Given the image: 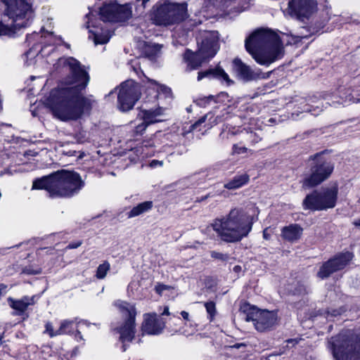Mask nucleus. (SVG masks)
<instances>
[{"mask_svg":"<svg viewBox=\"0 0 360 360\" xmlns=\"http://www.w3.org/2000/svg\"><path fill=\"white\" fill-rule=\"evenodd\" d=\"M56 65L59 71L68 72L69 75L60 86L50 92L46 105L60 120H76L91 108V100L82 94L89 77L79 62L72 57L59 58Z\"/></svg>","mask_w":360,"mask_h":360,"instance_id":"obj_1","label":"nucleus"},{"mask_svg":"<svg viewBox=\"0 0 360 360\" xmlns=\"http://www.w3.org/2000/svg\"><path fill=\"white\" fill-rule=\"evenodd\" d=\"M305 37L278 36L271 30L261 29L254 32L245 41L246 51L259 65L269 66L284 55L283 43H297Z\"/></svg>","mask_w":360,"mask_h":360,"instance_id":"obj_2","label":"nucleus"},{"mask_svg":"<svg viewBox=\"0 0 360 360\" xmlns=\"http://www.w3.org/2000/svg\"><path fill=\"white\" fill-rule=\"evenodd\" d=\"M84 186L81 176L75 172L60 170L33 181L32 189H44L51 198H70Z\"/></svg>","mask_w":360,"mask_h":360,"instance_id":"obj_3","label":"nucleus"},{"mask_svg":"<svg viewBox=\"0 0 360 360\" xmlns=\"http://www.w3.org/2000/svg\"><path fill=\"white\" fill-rule=\"evenodd\" d=\"M211 226L221 240L236 243L246 237L252 230L251 217L240 208L232 209L228 215L216 219Z\"/></svg>","mask_w":360,"mask_h":360,"instance_id":"obj_4","label":"nucleus"},{"mask_svg":"<svg viewBox=\"0 0 360 360\" xmlns=\"http://www.w3.org/2000/svg\"><path fill=\"white\" fill-rule=\"evenodd\" d=\"M6 6V15L12 20L11 27L0 22V37L12 36L17 30L29 25L33 16L30 0H1Z\"/></svg>","mask_w":360,"mask_h":360,"instance_id":"obj_5","label":"nucleus"},{"mask_svg":"<svg viewBox=\"0 0 360 360\" xmlns=\"http://www.w3.org/2000/svg\"><path fill=\"white\" fill-rule=\"evenodd\" d=\"M335 360H358L360 359V333L351 330L340 333L328 342Z\"/></svg>","mask_w":360,"mask_h":360,"instance_id":"obj_6","label":"nucleus"},{"mask_svg":"<svg viewBox=\"0 0 360 360\" xmlns=\"http://www.w3.org/2000/svg\"><path fill=\"white\" fill-rule=\"evenodd\" d=\"M217 41L210 32H206L202 40L199 49L193 53L187 50L184 55V60L187 63L186 70L198 69L207 60L212 58L217 53Z\"/></svg>","mask_w":360,"mask_h":360,"instance_id":"obj_7","label":"nucleus"},{"mask_svg":"<svg viewBox=\"0 0 360 360\" xmlns=\"http://www.w3.org/2000/svg\"><path fill=\"white\" fill-rule=\"evenodd\" d=\"M338 188L336 185L314 191L307 195L303 201L304 209L323 210L335 206Z\"/></svg>","mask_w":360,"mask_h":360,"instance_id":"obj_8","label":"nucleus"},{"mask_svg":"<svg viewBox=\"0 0 360 360\" xmlns=\"http://www.w3.org/2000/svg\"><path fill=\"white\" fill-rule=\"evenodd\" d=\"M185 4L164 3L154 13L153 20L158 25L167 26L177 23L186 17Z\"/></svg>","mask_w":360,"mask_h":360,"instance_id":"obj_9","label":"nucleus"},{"mask_svg":"<svg viewBox=\"0 0 360 360\" xmlns=\"http://www.w3.org/2000/svg\"><path fill=\"white\" fill-rule=\"evenodd\" d=\"M115 305L119 309L122 316L127 317L124 325L117 330L120 334V340L123 343L122 350L124 352L127 349L126 344L131 342L134 338L136 311L134 304L124 301L118 300L115 302Z\"/></svg>","mask_w":360,"mask_h":360,"instance_id":"obj_10","label":"nucleus"},{"mask_svg":"<svg viewBox=\"0 0 360 360\" xmlns=\"http://www.w3.org/2000/svg\"><path fill=\"white\" fill-rule=\"evenodd\" d=\"M244 319L252 321L255 329L264 332L271 329L277 323V314L274 311L260 310L255 307H243Z\"/></svg>","mask_w":360,"mask_h":360,"instance_id":"obj_11","label":"nucleus"},{"mask_svg":"<svg viewBox=\"0 0 360 360\" xmlns=\"http://www.w3.org/2000/svg\"><path fill=\"white\" fill-rule=\"evenodd\" d=\"M333 169V165L330 162L317 160L311 165L309 172L304 174L302 187L309 188L319 185L329 178Z\"/></svg>","mask_w":360,"mask_h":360,"instance_id":"obj_12","label":"nucleus"},{"mask_svg":"<svg viewBox=\"0 0 360 360\" xmlns=\"http://www.w3.org/2000/svg\"><path fill=\"white\" fill-rule=\"evenodd\" d=\"M140 96V86L134 80L122 83L118 94L119 109L123 112L131 110Z\"/></svg>","mask_w":360,"mask_h":360,"instance_id":"obj_13","label":"nucleus"},{"mask_svg":"<svg viewBox=\"0 0 360 360\" xmlns=\"http://www.w3.org/2000/svg\"><path fill=\"white\" fill-rule=\"evenodd\" d=\"M101 16L103 21L124 22L131 16V10L127 4H109L101 8Z\"/></svg>","mask_w":360,"mask_h":360,"instance_id":"obj_14","label":"nucleus"},{"mask_svg":"<svg viewBox=\"0 0 360 360\" xmlns=\"http://www.w3.org/2000/svg\"><path fill=\"white\" fill-rule=\"evenodd\" d=\"M352 257L353 255L349 252L336 255L321 265L317 273V276L321 279L328 278L334 272L344 269Z\"/></svg>","mask_w":360,"mask_h":360,"instance_id":"obj_15","label":"nucleus"},{"mask_svg":"<svg viewBox=\"0 0 360 360\" xmlns=\"http://www.w3.org/2000/svg\"><path fill=\"white\" fill-rule=\"evenodd\" d=\"M232 68L237 76L245 82L267 79L271 73V72H262L259 69L252 70L250 66L243 63L239 58L233 59Z\"/></svg>","mask_w":360,"mask_h":360,"instance_id":"obj_16","label":"nucleus"},{"mask_svg":"<svg viewBox=\"0 0 360 360\" xmlns=\"http://www.w3.org/2000/svg\"><path fill=\"white\" fill-rule=\"evenodd\" d=\"M162 112L163 110L161 108L142 110L139 116L143 120V122L136 127L135 133L141 134L149 124L162 121L158 117L162 114Z\"/></svg>","mask_w":360,"mask_h":360,"instance_id":"obj_17","label":"nucleus"},{"mask_svg":"<svg viewBox=\"0 0 360 360\" xmlns=\"http://www.w3.org/2000/svg\"><path fill=\"white\" fill-rule=\"evenodd\" d=\"M165 328V322L157 317L155 313L144 315V322L142 325V331L148 335L160 334Z\"/></svg>","mask_w":360,"mask_h":360,"instance_id":"obj_18","label":"nucleus"},{"mask_svg":"<svg viewBox=\"0 0 360 360\" xmlns=\"http://www.w3.org/2000/svg\"><path fill=\"white\" fill-rule=\"evenodd\" d=\"M37 299V295L32 297L24 296L18 300L8 297V302L9 306L17 311V315H21L27 310L29 306L34 304Z\"/></svg>","mask_w":360,"mask_h":360,"instance_id":"obj_19","label":"nucleus"},{"mask_svg":"<svg viewBox=\"0 0 360 360\" xmlns=\"http://www.w3.org/2000/svg\"><path fill=\"white\" fill-rule=\"evenodd\" d=\"M302 228L296 224L284 226L281 230L282 238L289 242H295L301 238Z\"/></svg>","mask_w":360,"mask_h":360,"instance_id":"obj_20","label":"nucleus"},{"mask_svg":"<svg viewBox=\"0 0 360 360\" xmlns=\"http://www.w3.org/2000/svg\"><path fill=\"white\" fill-rule=\"evenodd\" d=\"M89 32L90 35L89 37L93 39L96 45L106 44L110 38V32L107 29L104 30L96 27L95 30H91Z\"/></svg>","mask_w":360,"mask_h":360,"instance_id":"obj_21","label":"nucleus"},{"mask_svg":"<svg viewBox=\"0 0 360 360\" xmlns=\"http://www.w3.org/2000/svg\"><path fill=\"white\" fill-rule=\"evenodd\" d=\"M153 207L152 201H145L134 207L128 213V218L139 216L150 210Z\"/></svg>","mask_w":360,"mask_h":360,"instance_id":"obj_22","label":"nucleus"},{"mask_svg":"<svg viewBox=\"0 0 360 360\" xmlns=\"http://www.w3.org/2000/svg\"><path fill=\"white\" fill-rule=\"evenodd\" d=\"M80 323V321L77 322V319L62 321L59 327L60 335L73 334L75 331V325H76L77 328H79Z\"/></svg>","mask_w":360,"mask_h":360,"instance_id":"obj_23","label":"nucleus"},{"mask_svg":"<svg viewBox=\"0 0 360 360\" xmlns=\"http://www.w3.org/2000/svg\"><path fill=\"white\" fill-rule=\"evenodd\" d=\"M249 181L248 174H241L236 176L231 181L224 184V187L227 189H236L246 184Z\"/></svg>","mask_w":360,"mask_h":360,"instance_id":"obj_24","label":"nucleus"},{"mask_svg":"<svg viewBox=\"0 0 360 360\" xmlns=\"http://www.w3.org/2000/svg\"><path fill=\"white\" fill-rule=\"evenodd\" d=\"M162 46L157 44H146L143 47V53L150 60H154L160 53Z\"/></svg>","mask_w":360,"mask_h":360,"instance_id":"obj_25","label":"nucleus"},{"mask_svg":"<svg viewBox=\"0 0 360 360\" xmlns=\"http://www.w3.org/2000/svg\"><path fill=\"white\" fill-rule=\"evenodd\" d=\"M229 95L225 92H221L217 98L214 96H205L203 98H200L197 101V104L200 107H205L207 104H209L211 101H214L215 103H219L220 101H224L225 100H228Z\"/></svg>","mask_w":360,"mask_h":360,"instance_id":"obj_26","label":"nucleus"},{"mask_svg":"<svg viewBox=\"0 0 360 360\" xmlns=\"http://www.w3.org/2000/svg\"><path fill=\"white\" fill-rule=\"evenodd\" d=\"M147 79L149 83V87H150L153 91L154 98H156L158 96L159 94L160 93L164 94L166 96L171 94V89L167 87L166 86L158 84L155 80L150 79L148 78H147Z\"/></svg>","mask_w":360,"mask_h":360,"instance_id":"obj_27","label":"nucleus"},{"mask_svg":"<svg viewBox=\"0 0 360 360\" xmlns=\"http://www.w3.org/2000/svg\"><path fill=\"white\" fill-rule=\"evenodd\" d=\"M110 270V264L108 262H104L100 264L96 270V276L98 279H103L105 277L107 273Z\"/></svg>","mask_w":360,"mask_h":360,"instance_id":"obj_28","label":"nucleus"},{"mask_svg":"<svg viewBox=\"0 0 360 360\" xmlns=\"http://www.w3.org/2000/svg\"><path fill=\"white\" fill-rule=\"evenodd\" d=\"M216 77L224 82H226L228 84H231L233 82L229 79V77L225 71L221 68H216L214 69V75Z\"/></svg>","mask_w":360,"mask_h":360,"instance_id":"obj_29","label":"nucleus"},{"mask_svg":"<svg viewBox=\"0 0 360 360\" xmlns=\"http://www.w3.org/2000/svg\"><path fill=\"white\" fill-rule=\"evenodd\" d=\"M197 332L196 326H193L191 323H185L184 326L181 328V334L186 337H190L195 335Z\"/></svg>","mask_w":360,"mask_h":360,"instance_id":"obj_30","label":"nucleus"},{"mask_svg":"<svg viewBox=\"0 0 360 360\" xmlns=\"http://www.w3.org/2000/svg\"><path fill=\"white\" fill-rule=\"evenodd\" d=\"M229 108V106L227 109ZM230 112L228 110H226L225 112H221V113L215 117L213 121L211 122L212 124H217L220 122H222L225 120H226L229 116Z\"/></svg>","mask_w":360,"mask_h":360,"instance_id":"obj_31","label":"nucleus"},{"mask_svg":"<svg viewBox=\"0 0 360 360\" xmlns=\"http://www.w3.org/2000/svg\"><path fill=\"white\" fill-rule=\"evenodd\" d=\"M321 108L319 106L313 107L310 104H305L302 108L303 112H309L313 115H318L321 112Z\"/></svg>","mask_w":360,"mask_h":360,"instance_id":"obj_32","label":"nucleus"},{"mask_svg":"<svg viewBox=\"0 0 360 360\" xmlns=\"http://www.w3.org/2000/svg\"><path fill=\"white\" fill-rule=\"evenodd\" d=\"M205 307L207 314H209V319L212 321L216 313L215 303L214 302H205Z\"/></svg>","mask_w":360,"mask_h":360,"instance_id":"obj_33","label":"nucleus"},{"mask_svg":"<svg viewBox=\"0 0 360 360\" xmlns=\"http://www.w3.org/2000/svg\"><path fill=\"white\" fill-rule=\"evenodd\" d=\"M44 333H46L49 334V335L51 338H53L60 335L59 328L56 330H53V327L51 323L47 322L45 325V331Z\"/></svg>","mask_w":360,"mask_h":360,"instance_id":"obj_34","label":"nucleus"},{"mask_svg":"<svg viewBox=\"0 0 360 360\" xmlns=\"http://www.w3.org/2000/svg\"><path fill=\"white\" fill-rule=\"evenodd\" d=\"M246 135H247L246 140L248 141H249L250 143H252V145L258 143L262 139L261 137L256 133L250 132V133H247Z\"/></svg>","mask_w":360,"mask_h":360,"instance_id":"obj_35","label":"nucleus"},{"mask_svg":"<svg viewBox=\"0 0 360 360\" xmlns=\"http://www.w3.org/2000/svg\"><path fill=\"white\" fill-rule=\"evenodd\" d=\"M249 150L245 146H240L238 144H234L232 148L233 154H242L248 152Z\"/></svg>","mask_w":360,"mask_h":360,"instance_id":"obj_36","label":"nucleus"},{"mask_svg":"<svg viewBox=\"0 0 360 360\" xmlns=\"http://www.w3.org/2000/svg\"><path fill=\"white\" fill-rule=\"evenodd\" d=\"M214 75V69H210L202 72H199L198 75V80L200 81L205 77Z\"/></svg>","mask_w":360,"mask_h":360,"instance_id":"obj_37","label":"nucleus"},{"mask_svg":"<svg viewBox=\"0 0 360 360\" xmlns=\"http://www.w3.org/2000/svg\"><path fill=\"white\" fill-rule=\"evenodd\" d=\"M321 16L323 18V22H327L330 19V8H329L327 5L324 6Z\"/></svg>","mask_w":360,"mask_h":360,"instance_id":"obj_38","label":"nucleus"},{"mask_svg":"<svg viewBox=\"0 0 360 360\" xmlns=\"http://www.w3.org/2000/svg\"><path fill=\"white\" fill-rule=\"evenodd\" d=\"M211 257L214 259H219L221 261L226 260L229 257L227 255H224L223 253L215 252V251H212L211 252Z\"/></svg>","mask_w":360,"mask_h":360,"instance_id":"obj_39","label":"nucleus"},{"mask_svg":"<svg viewBox=\"0 0 360 360\" xmlns=\"http://www.w3.org/2000/svg\"><path fill=\"white\" fill-rule=\"evenodd\" d=\"M211 114L210 113H208L207 115H205V116L202 117L201 118H200L197 122H195L192 126V129H196L201 124L204 123L205 122V120H207V118L208 117V116H210Z\"/></svg>","mask_w":360,"mask_h":360,"instance_id":"obj_40","label":"nucleus"},{"mask_svg":"<svg viewBox=\"0 0 360 360\" xmlns=\"http://www.w3.org/2000/svg\"><path fill=\"white\" fill-rule=\"evenodd\" d=\"M341 102H338V103H346L347 102H360V99H357L356 101H354V98L353 96H352L350 94L349 96H345V98L341 97Z\"/></svg>","mask_w":360,"mask_h":360,"instance_id":"obj_41","label":"nucleus"},{"mask_svg":"<svg viewBox=\"0 0 360 360\" xmlns=\"http://www.w3.org/2000/svg\"><path fill=\"white\" fill-rule=\"evenodd\" d=\"M271 229L268 227L263 231V237L265 240H269L271 235Z\"/></svg>","mask_w":360,"mask_h":360,"instance_id":"obj_42","label":"nucleus"},{"mask_svg":"<svg viewBox=\"0 0 360 360\" xmlns=\"http://www.w3.org/2000/svg\"><path fill=\"white\" fill-rule=\"evenodd\" d=\"M82 244L81 240L74 243H70L67 247L66 249H75L79 248Z\"/></svg>","mask_w":360,"mask_h":360,"instance_id":"obj_43","label":"nucleus"},{"mask_svg":"<svg viewBox=\"0 0 360 360\" xmlns=\"http://www.w3.org/2000/svg\"><path fill=\"white\" fill-rule=\"evenodd\" d=\"M167 289V286L164 284H158L155 286V291L158 294H161L164 290Z\"/></svg>","mask_w":360,"mask_h":360,"instance_id":"obj_44","label":"nucleus"},{"mask_svg":"<svg viewBox=\"0 0 360 360\" xmlns=\"http://www.w3.org/2000/svg\"><path fill=\"white\" fill-rule=\"evenodd\" d=\"M72 335H74V337L77 342L84 340V338L81 334V332L78 330V328H77L76 331H74Z\"/></svg>","mask_w":360,"mask_h":360,"instance_id":"obj_45","label":"nucleus"},{"mask_svg":"<svg viewBox=\"0 0 360 360\" xmlns=\"http://www.w3.org/2000/svg\"><path fill=\"white\" fill-rule=\"evenodd\" d=\"M23 273H25L26 274H38L40 273V271L39 270H32L30 268L26 267L23 269Z\"/></svg>","mask_w":360,"mask_h":360,"instance_id":"obj_46","label":"nucleus"},{"mask_svg":"<svg viewBox=\"0 0 360 360\" xmlns=\"http://www.w3.org/2000/svg\"><path fill=\"white\" fill-rule=\"evenodd\" d=\"M162 165H163V162L162 161H159V160H152L151 162L150 163V166L151 167L162 166Z\"/></svg>","mask_w":360,"mask_h":360,"instance_id":"obj_47","label":"nucleus"},{"mask_svg":"<svg viewBox=\"0 0 360 360\" xmlns=\"http://www.w3.org/2000/svg\"><path fill=\"white\" fill-rule=\"evenodd\" d=\"M7 286L5 284H0V297L6 292Z\"/></svg>","mask_w":360,"mask_h":360,"instance_id":"obj_48","label":"nucleus"},{"mask_svg":"<svg viewBox=\"0 0 360 360\" xmlns=\"http://www.w3.org/2000/svg\"><path fill=\"white\" fill-rule=\"evenodd\" d=\"M246 347V345L245 343H237V344H235V345L231 346V348L239 349L240 347Z\"/></svg>","mask_w":360,"mask_h":360,"instance_id":"obj_49","label":"nucleus"},{"mask_svg":"<svg viewBox=\"0 0 360 360\" xmlns=\"http://www.w3.org/2000/svg\"><path fill=\"white\" fill-rule=\"evenodd\" d=\"M181 316L183 317L184 319L188 321V319H189V314L187 311H182L181 312Z\"/></svg>","mask_w":360,"mask_h":360,"instance_id":"obj_50","label":"nucleus"},{"mask_svg":"<svg viewBox=\"0 0 360 360\" xmlns=\"http://www.w3.org/2000/svg\"><path fill=\"white\" fill-rule=\"evenodd\" d=\"M242 270V268L239 265H236L233 267V271H235L236 273H240Z\"/></svg>","mask_w":360,"mask_h":360,"instance_id":"obj_51","label":"nucleus"},{"mask_svg":"<svg viewBox=\"0 0 360 360\" xmlns=\"http://www.w3.org/2000/svg\"><path fill=\"white\" fill-rule=\"evenodd\" d=\"M208 197H209V195H205V196H203V197H202L200 198H197L195 202H202V201L207 199Z\"/></svg>","mask_w":360,"mask_h":360,"instance_id":"obj_52","label":"nucleus"},{"mask_svg":"<svg viewBox=\"0 0 360 360\" xmlns=\"http://www.w3.org/2000/svg\"><path fill=\"white\" fill-rule=\"evenodd\" d=\"M162 315H169V307H165L164 311L162 313Z\"/></svg>","mask_w":360,"mask_h":360,"instance_id":"obj_53","label":"nucleus"},{"mask_svg":"<svg viewBox=\"0 0 360 360\" xmlns=\"http://www.w3.org/2000/svg\"><path fill=\"white\" fill-rule=\"evenodd\" d=\"M356 226H360V218L354 221Z\"/></svg>","mask_w":360,"mask_h":360,"instance_id":"obj_54","label":"nucleus"},{"mask_svg":"<svg viewBox=\"0 0 360 360\" xmlns=\"http://www.w3.org/2000/svg\"><path fill=\"white\" fill-rule=\"evenodd\" d=\"M138 1H141V0H137ZM149 0H141L142 3H141V5L143 6H145V4L146 2H148Z\"/></svg>","mask_w":360,"mask_h":360,"instance_id":"obj_55","label":"nucleus"},{"mask_svg":"<svg viewBox=\"0 0 360 360\" xmlns=\"http://www.w3.org/2000/svg\"><path fill=\"white\" fill-rule=\"evenodd\" d=\"M203 360H214L212 357L210 356H205Z\"/></svg>","mask_w":360,"mask_h":360,"instance_id":"obj_56","label":"nucleus"},{"mask_svg":"<svg viewBox=\"0 0 360 360\" xmlns=\"http://www.w3.org/2000/svg\"><path fill=\"white\" fill-rule=\"evenodd\" d=\"M340 314V313H339L338 311H333V312L332 315H333V316H336V315H338V314Z\"/></svg>","mask_w":360,"mask_h":360,"instance_id":"obj_57","label":"nucleus"},{"mask_svg":"<svg viewBox=\"0 0 360 360\" xmlns=\"http://www.w3.org/2000/svg\"><path fill=\"white\" fill-rule=\"evenodd\" d=\"M224 130H223V131H222V132L220 134V135H219V136H220V137H221V139H224Z\"/></svg>","mask_w":360,"mask_h":360,"instance_id":"obj_58","label":"nucleus"},{"mask_svg":"<svg viewBox=\"0 0 360 360\" xmlns=\"http://www.w3.org/2000/svg\"><path fill=\"white\" fill-rule=\"evenodd\" d=\"M5 250V249H0V254H4Z\"/></svg>","mask_w":360,"mask_h":360,"instance_id":"obj_59","label":"nucleus"},{"mask_svg":"<svg viewBox=\"0 0 360 360\" xmlns=\"http://www.w3.org/2000/svg\"><path fill=\"white\" fill-rule=\"evenodd\" d=\"M31 52H32V51H31V50H30V51H29L28 52H27V53H26V55H29V54H30V53H31Z\"/></svg>","mask_w":360,"mask_h":360,"instance_id":"obj_60","label":"nucleus"},{"mask_svg":"<svg viewBox=\"0 0 360 360\" xmlns=\"http://www.w3.org/2000/svg\"><path fill=\"white\" fill-rule=\"evenodd\" d=\"M144 146H145L146 147H147V146H150L151 145H150V144L146 143Z\"/></svg>","mask_w":360,"mask_h":360,"instance_id":"obj_61","label":"nucleus"},{"mask_svg":"<svg viewBox=\"0 0 360 360\" xmlns=\"http://www.w3.org/2000/svg\"><path fill=\"white\" fill-rule=\"evenodd\" d=\"M42 51H43V49H40V51H39L37 52V54H38L39 52Z\"/></svg>","mask_w":360,"mask_h":360,"instance_id":"obj_62","label":"nucleus"}]
</instances>
